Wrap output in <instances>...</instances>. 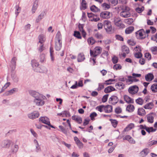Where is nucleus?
I'll use <instances>...</instances> for the list:
<instances>
[{
  "mask_svg": "<svg viewBox=\"0 0 157 157\" xmlns=\"http://www.w3.org/2000/svg\"><path fill=\"white\" fill-rule=\"evenodd\" d=\"M97 116V113L95 112H94L91 113L90 115V117L91 119L92 120H95L94 117H96Z\"/></svg>",
  "mask_w": 157,
  "mask_h": 157,
  "instance_id": "45",
  "label": "nucleus"
},
{
  "mask_svg": "<svg viewBox=\"0 0 157 157\" xmlns=\"http://www.w3.org/2000/svg\"><path fill=\"white\" fill-rule=\"evenodd\" d=\"M147 120L148 122L151 123H153L154 121V117L151 114L147 115Z\"/></svg>",
  "mask_w": 157,
  "mask_h": 157,
  "instance_id": "33",
  "label": "nucleus"
},
{
  "mask_svg": "<svg viewBox=\"0 0 157 157\" xmlns=\"http://www.w3.org/2000/svg\"><path fill=\"white\" fill-rule=\"evenodd\" d=\"M3 144H4L3 146L4 147L6 148L9 147L11 144V142L10 140H6L4 142Z\"/></svg>",
  "mask_w": 157,
  "mask_h": 157,
  "instance_id": "38",
  "label": "nucleus"
},
{
  "mask_svg": "<svg viewBox=\"0 0 157 157\" xmlns=\"http://www.w3.org/2000/svg\"><path fill=\"white\" fill-rule=\"evenodd\" d=\"M149 153V149L145 148L143 149L140 153V156L141 157H145Z\"/></svg>",
  "mask_w": 157,
  "mask_h": 157,
  "instance_id": "20",
  "label": "nucleus"
},
{
  "mask_svg": "<svg viewBox=\"0 0 157 157\" xmlns=\"http://www.w3.org/2000/svg\"><path fill=\"white\" fill-rule=\"evenodd\" d=\"M112 13L110 12L105 11L101 12L100 14L101 18L104 19H108L112 16Z\"/></svg>",
  "mask_w": 157,
  "mask_h": 157,
  "instance_id": "6",
  "label": "nucleus"
},
{
  "mask_svg": "<svg viewBox=\"0 0 157 157\" xmlns=\"http://www.w3.org/2000/svg\"><path fill=\"white\" fill-rule=\"evenodd\" d=\"M46 99V97L40 94L34 100V102L36 105L38 106H42L43 105L45 102L44 100Z\"/></svg>",
  "mask_w": 157,
  "mask_h": 157,
  "instance_id": "2",
  "label": "nucleus"
},
{
  "mask_svg": "<svg viewBox=\"0 0 157 157\" xmlns=\"http://www.w3.org/2000/svg\"><path fill=\"white\" fill-rule=\"evenodd\" d=\"M87 41L89 44L91 45L93 44L95 42V40L92 37L89 38L87 40Z\"/></svg>",
  "mask_w": 157,
  "mask_h": 157,
  "instance_id": "40",
  "label": "nucleus"
},
{
  "mask_svg": "<svg viewBox=\"0 0 157 157\" xmlns=\"http://www.w3.org/2000/svg\"><path fill=\"white\" fill-rule=\"evenodd\" d=\"M137 114L141 116H144L146 114L145 110L142 108H140L138 109Z\"/></svg>",
  "mask_w": 157,
  "mask_h": 157,
  "instance_id": "28",
  "label": "nucleus"
},
{
  "mask_svg": "<svg viewBox=\"0 0 157 157\" xmlns=\"http://www.w3.org/2000/svg\"><path fill=\"white\" fill-rule=\"evenodd\" d=\"M18 91V89L17 88H14L6 92L5 95L7 96L11 95L12 94L14 93L15 92H17Z\"/></svg>",
  "mask_w": 157,
  "mask_h": 157,
  "instance_id": "29",
  "label": "nucleus"
},
{
  "mask_svg": "<svg viewBox=\"0 0 157 157\" xmlns=\"http://www.w3.org/2000/svg\"><path fill=\"white\" fill-rule=\"evenodd\" d=\"M115 25L119 28L123 29L125 27V25L123 23L121 19L119 17H115L114 19Z\"/></svg>",
  "mask_w": 157,
  "mask_h": 157,
  "instance_id": "5",
  "label": "nucleus"
},
{
  "mask_svg": "<svg viewBox=\"0 0 157 157\" xmlns=\"http://www.w3.org/2000/svg\"><path fill=\"white\" fill-rule=\"evenodd\" d=\"M96 109L100 112H102L103 111V109L104 110V105H101L98 106L96 107Z\"/></svg>",
  "mask_w": 157,
  "mask_h": 157,
  "instance_id": "59",
  "label": "nucleus"
},
{
  "mask_svg": "<svg viewBox=\"0 0 157 157\" xmlns=\"http://www.w3.org/2000/svg\"><path fill=\"white\" fill-rule=\"evenodd\" d=\"M17 60V59L15 57H14L12 59L11 63L13 66V67H12L13 69H15V68Z\"/></svg>",
  "mask_w": 157,
  "mask_h": 157,
  "instance_id": "39",
  "label": "nucleus"
},
{
  "mask_svg": "<svg viewBox=\"0 0 157 157\" xmlns=\"http://www.w3.org/2000/svg\"><path fill=\"white\" fill-rule=\"evenodd\" d=\"M110 2L113 6H115L118 3V0H110Z\"/></svg>",
  "mask_w": 157,
  "mask_h": 157,
  "instance_id": "62",
  "label": "nucleus"
},
{
  "mask_svg": "<svg viewBox=\"0 0 157 157\" xmlns=\"http://www.w3.org/2000/svg\"><path fill=\"white\" fill-rule=\"evenodd\" d=\"M59 128L62 132L64 133L67 134V132L66 129L63 128V126L61 125H59Z\"/></svg>",
  "mask_w": 157,
  "mask_h": 157,
  "instance_id": "63",
  "label": "nucleus"
},
{
  "mask_svg": "<svg viewBox=\"0 0 157 157\" xmlns=\"http://www.w3.org/2000/svg\"><path fill=\"white\" fill-rule=\"evenodd\" d=\"M136 36L138 39H143L145 38L146 36L145 32L143 29H141L136 32Z\"/></svg>",
  "mask_w": 157,
  "mask_h": 157,
  "instance_id": "7",
  "label": "nucleus"
},
{
  "mask_svg": "<svg viewBox=\"0 0 157 157\" xmlns=\"http://www.w3.org/2000/svg\"><path fill=\"white\" fill-rule=\"evenodd\" d=\"M37 8V4H36L35 3L34 4L33 6V7L32 9V12L33 13H35Z\"/></svg>",
  "mask_w": 157,
  "mask_h": 157,
  "instance_id": "54",
  "label": "nucleus"
},
{
  "mask_svg": "<svg viewBox=\"0 0 157 157\" xmlns=\"http://www.w3.org/2000/svg\"><path fill=\"white\" fill-rule=\"evenodd\" d=\"M87 5L85 0H82L81 4L80 9L81 10H85L87 8Z\"/></svg>",
  "mask_w": 157,
  "mask_h": 157,
  "instance_id": "22",
  "label": "nucleus"
},
{
  "mask_svg": "<svg viewBox=\"0 0 157 157\" xmlns=\"http://www.w3.org/2000/svg\"><path fill=\"white\" fill-rule=\"evenodd\" d=\"M72 119L78 124H81L82 122V118L78 116H72Z\"/></svg>",
  "mask_w": 157,
  "mask_h": 157,
  "instance_id": "18",
  "label": "nucleus"
},
{
  "mask_svg": "<svg viewBox=\"0 0 157 157\" xmlns=\"http://www.w3.org/2000/svg\"><path fill=\"white\" fill-rule=\"evenodd\" d=\"M104 27L107 32H110L112 29V25L110 21L105 20L104 22Z\"/></svg>",
  "mask_w": 157,
  "mask_h": 157,
  "instance_id": "8",
  "label": "nucleus"
},
{
  "mask_svg": "<svg viewBox=\"0 0 157 157\" xmlns=\"http://www.w3.org/2000/svg\"><path fill=\"white\" fill-rule=\"evenodd\" d=\"M135 51L137 52H141V49L140 47L139 46H136L134 49Z\"/></svg>",
  "mask_w": 157,
  "mask_h": 157,
  "instance_id": "64",
  "label": "nucleus"
},
{
  "mask_svg": "<svg viewBox=\"0 0 157 157\" xmlns=\"http://www.w3.org/2000/svg\"><path fill=\"white\" fill-rule=\"evenodd\" d=\"M135 57L137 58H140L142 56L141 52H136L134 54Z\"/></svg>",
  "mask_w": 157,
  "mask_h": 157,
  "instance_id": "56",
  "label": "nucleus"
},
{
  "mask_svg": "<svg viewBox=\"0 0 157 157\" xmlns=\"http://www.w3.org/2000/svg\"><path fill=\"white\" fill-rule=\"evenodd\" d=\"M85 59V55L83 53H79L78 56L77 60L78 62H81Z\"/></svg>",
  "mask_w": 157,
  "mask_h": 157,
  "instance_id": "21",
  "label": "nucleus"
},
{
  "mask_svg": "<svg viewBox=\"0 0 157 157\" xmlns=\"http://www.w3.org/2000/svg\"><path fill=\"white\" fill-rule=\"evenodd\" d=\"M139 90L138 86L134 85L130 87L128 89V92L131 94L133 95L137 93Z\"/></svg>",
  "mask_w": 157,
  "mask_h": 157,
  "instance_id": "9",
  "label": "nucleus"
},
{
  "mask_svg": "<svg viewBox=\"0 0 157 157\" xmlns=\"http://www.w3.org/2000/svg\"><path fill=\"white\" fill-rule=\"evenodd\" d=\"M132 76H128V79L126 81V83L128 84H132Z\"/></svg>",
  "mask_w": 157,
  "mask_h": 157,
  "instance_id": "48",
  "label": "nucleus"
},
{
  "mask_svg": "<svg viewBox=\"0 0 157 157\" xmlns=\"http://www.w3.org/2000/svg\"><path fill=\"white\" fill-rule=\"evenodd\" d=\"M44 12L41 13L38 16V18L36 19V21L37 22H38L39 21H40L44 17Z\"/></svg>",
  "mask_w": 157,
  "mask_h": 157,
  "instance_id": "43",
  "label": "nucleus"
},
{
  "mask_svg": "<svg viewBox=\"0 0 157 157\" xmlns=\"http://www.w3.org/2000/svg\"><path fill=\"white\" fill-rule=\"evenodd\" d=\"M109 96V94H107L104 95L102 98V102H105L107 101V99Z\"/></svg>",
  "mask_w": 157,
  "mask_h": 157,
  "instance_id": "57",
  "label": "nucleus"
},
{
  "mask_svg": "<svg viewBox=\"0 0 157 157\" xmlns=\"http://www.w3.org/2000/svg\"><path fill=\"white\" fill-rule=\"evenodd\" d=\"M102 51L101 47L100 46H96L95 47L93 51L91 50H90V55L92 57L95 58L101 53Z\"/></svg>",
  "mask_w": 157,
  "mask_h": 157,
  "instance_id": "1",
  "label": "nucleus"
},
{
  "mask_svg": "<svg viewBox=\"0 0 157 157\" xmlns=\"http://www.w3.org/2000/svg\"><path fill=\"white\" fill-rule=\"evenodd\" d=\"M154 78V76L153 74L149 73L145 76V79L146 81L150 82Z\"/></svg>",
  "mask_w": 157,
  "mask_h": 157,
  "instance_id": "15",
  "label": "nucleus"
},
{
  "mask_svg": "<svg viewBox=\"0 0 157 157\" xmlns=\"http://www.w3.org/2000/svg\"><path fill=\"white\" fill-rule=\"evenodd\" d=\"M124 101L128 103H134V100L133 99L127 95H124Z\"/></svg>",
  "mask_w": 157,
  "mask_h": 157,
  "instance_id": "17",
  "label": "nucleus"
},
{
  "mask_svg": "<svg viewBox=\"0 0 157 157\" xmlns=\"http://www.w3.org/2000/svg\"><path fill=\"white\" fill-rule=\"evenodd\" d=\"M115 113L117 114L121 113L122 112V109L121 107L118 106L115 109Z\"/></svg>",
  "mask_w": 157,
  "mask_h": 157,
  "instance_id": "42",
  "label": "nucleus"
},
{
  "mask_svg": "<svg viewBox=\"0 0 157 157\" xmlns=\"http://www.w3.org/2000/svg\"><path fill=\"white\" fill-rule=\"evenodd\" d=\"M154 106V105L152 102L148 103L145 105L144 106V108L145 109H151Z\"/></svg>",
  "mask_w": 157,
  "mask_h": 157,
  "instance_id": "26",
  "label": "nucleus"
},
{
  "mask_svg": "<svg viewBox=\"0 0 157 157\" xmlns=\"http://www.w3.org/2000/svg\"><path fill=\"white\" fill-rule=\"evenodd\" d=\"M116 88L118 89L121 90L124 89V85L122 82H118L115 85Z\"/></svg>",
  "mask_w": 157,
  "mask_h": 157,
  "instance_id": "30",
  "label": "nucleus"
},
{
  "mask_svg": "<svg viewBox=\"0 0 157 157\" xmlns=\"http://www.w3.org/2000/svg\"><path fill=\"white\" fill-rule=\"evenodd\" d=\"M130 8L127 6H125L123 8L122 11L120 13V16L124 18H127L130 17L131 14L130 13Z\"/></svg>",
  "mask_w": 157,
  "mask_h": 157,
  "instance_id": "3",
  "label": "nucleus"
},
{
  "mask_svg": "<svg viewBox=\"0 0 157 157\" xmlns=\"http://www.w3.org/2000/svg\"><path fill=\"white\" fill-rule=\"evenodd\" d=\"M112 60L113 63H116L118 61V58L117 57L114 56L112 58Z\"/></svg>",
  "mask_w": 157,
  "mask_h": 157,
  "instance_id": "60",
  "label": "nucleus"
},
{
  "mask_svg": "<svg viewBox=\"0 0 157 157\" xmlns=\"http://www.w3.org/2000/svg\"><path fill=\"white\" fill-rule=\"evenodd\" d=\"M151 89L153 92H157V84L155 83L153 84L151 86Z\"/></svg>",
  "mask_w": 157,
  "mask_h": 157,
  "instance_id": "37",
  "label": "nucleus"
},
{
  "mask_svg": "<svg viewBox=\"0 0 157 157\" xmlns=\"http://www.w3.org/2000/svg\"><path fill=\"white\" fill-rule=\"evenodd\" d=\"M104 83H101L99 84L98 87V90L99 91L103 89L104 88Z\"/></svg>",
  "mask_w": 157,
  "mask_h": 157,
  "instance_id": "53",
  "label": "nucleus"
},
{
  "mask_svg": "<svg viewBox=\"0 0 157 157\" xmlns=\"http://www.w3.org/2000/svg\"><path fill=\"white\" fill-rule=\"evenodd\" d=\"M118 100L117 96L113 95L109 98V103L114 105L117 103Z\"/></svg>",
  "mask_w": 157,
  "mask_h": 157,
  "instance_id": "10",
  "label": "nucleus"
},
{
  "mask_svg": "<svg viewBox=\"0 0 157 157\" xmlns=\"http://www.w3.org/2000/svg\"><path fill=\"white\" fill-rule=\"evenodd\" d=\"M40 115L39 112L35 111L28 115V117L30 119H34L38 117Z\"/></svg>",
  "mask_w": 157,
  "mask_h": 157,
  "instance_id": "12",
  "label": "nucleus"
},
{
  "mask_svg": "<svg viewBox=\"0 0 157 157\" xmlns=\"http://www.w3.org/2000/svg\"><path fill=\"white\" fill-rule=\"evenodd\" d=\"M112 125L114 128H116L118 124V121L115 120H112L111 121Z\"/></svg>",
  "mask_w": 157,
  "mask_h": 157,
  "instance_id": "49",
  "label": "nucleus"
},
{
  "mask_svg": "<svg viewBox=\"0 0 157 157\" xmlns=\"http://www.w3.org/2000/svg\"><path fill=\"white\" fill-rule=\"evenodd\" d=\"M124 22L128 25H131L133 22V20L132 18H128L124 19Z\"/></svg>",
  "mask_w": 157,
  "mask_h": 157,
  "instance_id": "34",
  "label": "nucleus"
},
{
  "mask_svg": "<svg viewBox=\"0 0 157 157\" xmlns=\"http://www.w3.org/2000/svg\"><path fill=\"white\" fill-rule=\"evenodd\" d=\"M74 36L78 39L81 38V36L80 33L78 31H75L74 32Z\"/></svg>",
  "mask_w": 157,
  "mask_h": 157,
  "instance_id": "47",
  "label": "nucleus"
},
{
  "mask_svg": "<svg viewBox=\"0 0 157 157\" xmlns=\"http://www.w3.org/2000/svg\"><path fill=\"white\" fill-rule=\"evenodd\" d=\"M135 127V125L134 124L131 123L128 124V125L124 129V132H128L130 130L133 129Z\"/></svg>",
  "mask_w": 157,
  "mask_h": 157,
  "instance_id": "19",
  "label": "nucleus"
},
{
  "mask_svg": "<svg viewBox=\"0 0 157 157\" xmlns=\"http://www.w3.org/2000/svg\"><path fill=\"white\" fill-rule=\"evenodd\" d=\"M136 101L137 104L140 105H142L143 103V100L140 98H138L136 100Z\"/></svg>",
  "mask_w": 157,
  "mask_h": 157,
  "instance_id": "52",
  "label": "nucleus"
},
{
  "mask_svg": "<svg viewBox=\"0 0 157 157\" xmlns=\"http://www.w3.org/2000/svg\"><path fill=\"white\" fill-rule=\"evenodd\" d=\"M102 8L105 10H106L110 8V4H108L106 3H103L101 5Z\"/></svg>",
  "mask_w": 157,
  "mask_h": 157,
  "instance_id": "36",
  "label": "nucleus"
},
{
  "mask_svg": "<svg viewBox=\"0 0 157 157\" xmlns=\"http://www.w3.org/2000/svg\"><path fill=\"white\" fill-rule=\"evenodd\" d=\"M135 109V107L133 105L129 104L127 105L126 108V111L131 113L133 112Z\"/></svg>",
  "mask_w": 157,
  "mask_h": 157,
  "instance_id": "27",
  "label": "nucleus"
},
{
  "mask_svg": "<svg viewBox=\"0 0 157 157\" xmlns=\"http://www.w3.org/2000/svg\"><path fill=\"white\" fill-rule=\"evenodd\" d=\"M90 10L94 12H97L100 11V9L95 5H93L90 7Z\"/></svg>",
  "mask_w": 157,
  "mask_h": 157,
  "instance_id": "35",
  "label": "nucleus"
},
{
  "mask_svg": "<svg viewBox=\"0 0 157 157\" xmlns=\"http://www.w3.org/2000/svg\"><path fill=\"white\" fill-rule=\"evenodd\" d=\"M80 30L82 34V36L85 38L86 35V33L83 29L82 27H81V28H80Z\"/></svg>",
  "mask_w": 157,
  "mask_h": 157,
  "instance_id": "58",
  "label": "nucleus"
},
{
  "mask_svg": "<svg viewBox=\"0 0 157 157\" xmlns=\"http://www.w3.org/2000/svg\"><path fill=\"white\" fill-rule=\"evenodd\" d=\"M115 90V89L113 87L111 86H109L105 88L104 89V91L106 93H108Z\"/></svg>",
  "mask_w": 157,
  "mask_h": 157,
  "instance_id": "24",
  "label": "nucleus"
},
{
  "mask_svg": "<svg viewBox=\"0 0 157 157\" xmlns=\"http://www.w3.org/2000/svg\"><path fill=\"white\" fill-rule=\"evenodd\" d=\"M127 42L129 45L132 46H134L136 44V41L132 39L128 40Z\"/></svg>",
  "mask_w": 157,
  "mask_h": 157,
  "instance_id": "44",
  "label": "nucleus"
},
{
  "mask_svg": "<svg viewBox=\"0 0 157 157\" xmlns=\"http://www.w3.org/2000/svg\"><path fill=\"white\" fill-rule=\"evenodd\" d=\"M104 110L105 113H111L112 111L113 107L112 106L109 105H104Z\"/></svg>",
  "mask_w": 157,
  "mask_h": 157,
  "instance_id": "16",
  "label": "nucleus"
},
{
  "mask_svg": "<svg viewBox=\"0 0 157 157\" xmlns=\"http://www.w3.org/2000/svg\"><path fill=\"white\" fill-rule=\"evenodd\" d=\"M31 65L33 68L36 70V68H38L39 64L36 60L33 59L31 61Z\"/></svg>",
  "mask_w": 157,
  "mask_h": 157,
  "instance_id": "23",
  "label": "nucleus"
},
{
  "mask_svg": "<svg viewBox=\"0 0 157 157\" xmlns=\"http://www.w3.org/2000/svg\"><path fill=\"white\" fill-rule=\"evenodd\" d=\"M123 52L122 56L125 57L127 54H128L129 52V49L125 45H124L122 47Z\"/></svg>",
  "mask_w": 157,
  "mask_h": 157,
  "instance_id": "13",
  "label": "nucleus"
},
{
  "mask_svg": "<svg viewBox=\"0 0 157 157\" xmlns=\"http://www.w3.org/2000/svg\"><path fill=\"white\" fill-rule=\"evenodd\" d=\"M39 39V43L41 44H42L45 41L46 38L45 36L43 34H41L38 37Z\"/></svg>",
  "mask_w": 157,
  "mask_h": 157,
  "instance_id": "25",
  "label": "nucleus"
},
{
  "mask_svg": "<svg viewBox=\"0 0 157 157\" xmlns=\"http://www.w3.org/2000/svg\"><path fill=\"white\" fill-rule=\"evenodd\" d=\"M146 131L148 132L149 133H150L151 132H155L156 129H154L153 127H147L146 128Z\"/></svg>",
  "mask_w": 157,
  "mask_h": 157,
  "instance_id": "51",
  "label": "nucleus"
},
{
  "mask_svg": "<svg viewBox=\"0 0 157 157\" xmlns=\"http://www.w3.org/2000/svg\"><path fill=\"white\" fill-rule=\"evenodd\" d=\"M145 56L148 60H150L151 58V55L149 53H146L145 54Z\"/></svg>",
  "mask_w": 157,
  "mask_h": 157,
  "instance_id": "61",
  "label": "nucleus"
},
{
  "mask_svg": "<svg viewBox=\"0 0 157 157\" xmlns=\"http://www.w3.org/2000/svg\"><path fill=\"white\" fill-rule=\"evenodd\" d=\"M134 30V28L133 26H130L126 29L125 30V33L126 34H129L132 33Z\"/></svg>",
  "mask_w": 157,
  "mask_h": 157,
  "instance_id": "32",
  "label": "nucleus"
},
{
  "mask_svg": "<svg viewBox=\"0 0 157 157\" xmlns=\"http://www.w3.org/2000/svg\"><path fill=\"white\" fill-rule=\"evenodd\" d=\"M115 81V79H110L109 80H106L105 81L104 84L106 85H109L112 84V82Z\"/></svg>",
  "mask_w": 157,
  "mask_h": 157,
  "instance_id": "50",
  "label": "nucleus"
},
{
  "mask_svg": "<svg viewBox=\"0 0 157 157\" xmlns=\"http://www.w3.org/2000/svg\"><path fill=\"white\" fill-rule=\"evenodd\" d=\"M45 61V55L44 54H42L40 56V62L43 63Z\"/></svg>",
  "mask_w": 157,
  "mask_h": 157,
  "instance_id": "55",
  "label": "nucleus"
},
{
  "mask_svg": "<svg viewBox=\"0 0 157 157\" xmlns=\"http://www.w3.org/2000/svg\"><path fill=\"white\" fill-rule=\"evenodd\" d=\"M122 68L121 66L119 64H116L113 66V69L115 70H118Z\"/></svg>",
  "mask_w": 157,
  "mask_h": 157,
  "instance_id": "41",
  "label": "nucleus"
},
{
  "mask_svg": "<svg viewBox=\"0 0 157 157\" xmlns=\"http://www.w3.org/2000/svg\"><path fill=\"white\" fill-rule=\"evenodd\" d=\"M150 50L153 54H156L157 52V47L156 46H154L152 47Z\"/></svg>",
  "mask_w": 157,
  "mask_h": 157,
  "instance_id": "46",
  "label": "nucleus"
},
{
  "mask_svg": "<svg viewBox=\"0 0 157 157\" xmlns=\"http://www.w3.org/2000/svg\"><path fill=\"white\" fill-rule=\"evenodd\" d=\"M62 47V41L61 39L58 38L55 41V48L57 51L59 50Z\"/></svg>",
  "mask_w": 157,
  "mask_h": 157,
  "instance_id": "11",
  "label": "nucleus"
},
{
  "mask_svg": "<svg viewBox=\"0 0 157 157\" xmlns=\"http://www.w3.org/2000/svg\"><path fill=\"white\" fill-rule=\"evenodd\" d=\"M40 122L47 124L52 128H54V127L51 125L49 119L46 117H41L39 119Z\"/></svg>",
  "mask_w": 157,
  "mask_h": 157,
  "instance_id": "4",
  "label": "nucleus"
},
{
  "mask_svg": "<svg viewBox=\"0 0 157 157\" xmlns=\"http://www.w3.org/2000/svg\"><path fill=\"white\" fill-rule=\"evenodd\" d=\"M29 92L31 95L32 96L35 98L40 94L38 92L32 90H29Z\"/></svg>",
  "mask_w": 157,
  "mask_h": 157,
  "instance_id": "31",
  "label": "nucleus"
},
{
  "mask_svg": "<svg viewBox=\"0 0 157 157\" xmlns=\"http://www.w3.org/2000/svg\"><path fill=\"white\" fill-rule=\"evenodd\" d=\"M74 140L75 143L78 147L80 148H82L83 147V144L79 140L78 138L75 136L74 137Z\"/></svg>",
  "mask_w": 157,
  "mask_h": 157,
  "instance_id": "14",
  "label": "nucleus"
}]
</instances>
